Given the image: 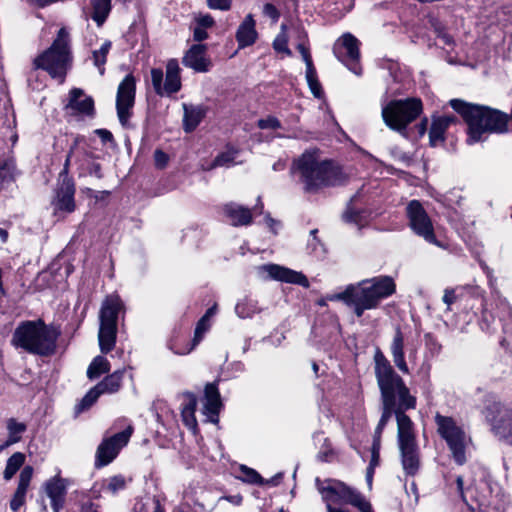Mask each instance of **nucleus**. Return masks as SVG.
I'll list each match as a JSON object with an SVG mask.
<instances>
[{"label":"nucleus","instance_id":"obj_33","mask_svg":"<svg viewBox=\"0 0 512 512\" xmlns=\"http://www.w3.org/2000/svg\"><path fill=\"white\" fill-rule=\"evenodd\" d=\"M185 397L187 399V402L181 410V416L185 425L190 429H194L197 426V421L195 417L197 399L195 395L192 393H185Z\"/></svg>","mask_w":512,"mask_h":512},{"label":"nucleus","instance_id":"obj_55","mask_svg":"<svg viewBox=\"0 0 512 512\" xmlns=\"http://www.w3.org/2000/svg\"><path fill=\"white\" fill-rule=\"evenodd\" d=\"M353 506L357 507L361 512H372L370 503L367 502L360 494L353 503Z\"/></svg>","mask_w":512,"mask_h":512},{"label":"nucleus","instance_id":"obj_37","mask_svg":"<svg viewBox=\"0 0 512 512\" xmlns=\"http://www.w3.org/2000/svg\"><path fill=\"white\" fill-rule=\"evenodd\" d=\"M237 479L242 482L253 485H264V478L255 470L246 465H240L238 468Z\"/></svg>","mask_w":512,"mask_h":512},{"label":"nucleus","instance_id":"obj_53","mask_svg":"<svg viewBox=\"0 0 512 512\" xmlns=\"http://www.w3.org/2000/svg\"><path fill=\"white\" fill-rule=\"evenodd\" d=\"M168 160H169L168 155L165 152H163L162 150L157 149L154 152V161H155V166L157 168H160V169L164 168L167 165Z\"/></svg>","mask_w":512,"mask_h":512},{"label":"nucleus","instance_id":"obj_35","mask_svg":"<svg viewBox=\"0 0 512 512\" xmlns=\"http://www.w3.org/2000/svg\"><path fill=\"white\" fill-rule=\"evenodd\" d=\"M6 428L8 431L7 445H13L20 442L27 426L25 423L18 422L15 418H9L6 422Z\"/></svg>","mask_w":512,"mask_h":512},{"label":"nucleus","instance_id":"obj_1","mask_svg":"<svg viewBox=\"0 0 512 512\" xmlns=\"http://www.w3.org/2000/svg\"><path fill=\"white\" fill-rule=\"evenodd\" d=\"M291 173L295 174L303 185V191L309 194L343 184L346 175L334 162L322 160L317 151H305L293 161Z\"/></svg>","mask_w":512,"mask_h":512},{"label":"nucleus","instance_id":"obj_44","mask_svg":"<svg viewBox=\"0 0 512 512\" xmlns=\"http://www.w3.org/2000/svg\"><path fill=\"white\" fill-rule=\"evenodd\" d=\"M102 395L96 386L92 387L81 401L76 405L75 411L77 414L89 409L97 399Z\"/></svg>","mask_w":512,"mask_h":512},{"label":"nucleus","instance_id":"obj_14","mask_svg":"<svg viewBox=\"0 0 512 512\" xmlns=\"http://www.w3.org/2000/svg\"><path fill=\"white\" fill-rule=\"evenodd\" d=\"M132 433L133 427L129 425L125 430L103 439L96 450L95 466L100 468L110 464L127 445Z\"/></svg>","mask_w":512,"mask_h":512},{"label":"nucleus","instance_id":"obj_36","mask_svg":"<svg viewBox=\"0 0 512 512\" xmlns=\"http://www.w3.org/2000/svg\"><path fill=\"white\" fill-rule=\"evenodd\" d=\"M110 370V363L109 361L101 356H96L87 369V377L89 379H95L98 378L100 375L109 372Z\"/></svg>","mask_w":512,"mask_h":512},{"label":"nucleus","instance_id":"obj_32","mask_svg":"<svg viewBox=\"0 0 512 512\" xmlns=\"http://www.w3.org/2000/svg\"><path fill=\"white\" fill-rule=\"evenodd\" d=\"M90 17L100 27L106 21L111 11V0H90Z\"/></svg>","mask_w":512,"mask_h":512},{"label":"nucleus","instance_id":"obj_13","mask_svg":"<svg viewBox=\"0 0 512 512\" xmlns=\"http://www.w3.org/2000/svg\"><path fill=\"white\" fill-rule=\"evenodd\" d=\"M181 69L176 59H170L166 64V77L163 84V71L160 68L151 70V82L157 95H171L181 89Z\"/></svg>","mask_w":512,"mask_h":512},{"label":"nucleus","instance_id":"obj_59","mask_svg":"<svg viewBox=\"0 0 512 512\" xmlns=\"http://www.w3.org/2000/svg\"><path fill=\"white\" fill-rule=\"evenodd\" d=\"M95 133L101 138L103 142H108L113 139V135L106 129H96Z\"/></svg>","mask_w":512,"mask_h":512},{"label":"nucleus","instance_id":"obj_23","mask_svg":"<svg viewBox=\"0 0 512 512\" xmlns=\"http://www.w3.org/2000/svg\"><path fill=\"white\" fill-rule=\"evenodd\" d=\"M210 328V321H206V318H201L195 328L194 338L191 343H186L185 346L178 345V339L169 343V349L176 355H187L189 354L202 340L204 334Z\"/></svg>","mask_w":512,"mask_h":512},{"label":"nucleus","instance_id":"obj_49","mask_svg":"<svg viewBox=\"0 0 512 512\" xmlns=\"http://www.w3.org/2000/svg\"><path fill=\"white\" fill-rule=\"evenodd\" d=\"M33 475V468L31 466H25L19 476L18 489L24 490L27 492L29 484L31 482Z\"/></svg>","mask_w":512,"mask_h":512},{"label":"nucleus","instance_id":"obj_5","mask_svg":"<svg viewBox=\"0 0 512 512\" xmlns=\"http://www.w3.org/2000/svg\"><path fill=\"white\" fill-rule=\"evenodd\" d=\"M375 376L383 405L393 406L396 409H414L416 407V398L410 394L403 379L381 353L375 355Z\"/></svg>","mask_w":512,"mask_h":512},{"label":"nucleus","instance_id":"obj_2","mask_svg":"<svg viewBox=\"0 0 512 512\" xmlns=\"http://www.w3.org/2000/svg\"><path fill=\"white\" fill-rule=\"evenodd\" d=\"M396 289L394 280L389 276L366 279L357 285H348L343 292L328 295L329 301H343L353 307L357 317L365 310L376 308L382 299L391 296Z\"/></svg>","mask_w":512,"mask_h":512},{"label":"nucleus","instance_id":"obj_27","mask_svg":"<svg viewBox=\"0 0 512 512\" xmlns=\"http://www.w3.org/2000/svg\"><path fill=\"white\" fill-rule=\"evenodd\" d=\"M46 493L51 500L54 512H59L63 507L66 487L63 479L54 477L46 483Z\"/></svg>","mask_w":512,"mask_h":512},{"label":"nucleus","instance_id":"obj_4","mask_svg":"<svg viewBox=\"0 0 512 512\" xmlns=\"http://www.w3.org/2000/svg\"><path fill=\"white\" fill-rule=\"evenodd\" d=\"M59 332L42 319L21 321L15 328L11 345L29 354L41 357L55 353Z\"/></svg>","mask_w":512,"mask_h":512},{"label":"nucleus","instance_id":"obj_11","mask_svg":"<svg viewBox=\"0 0 512 512\" xmlns=\"http://www.w3.org/2000/svg\"><path fill=\"white\" fill-rule=\"evenodd\" d=\"M316 487L321 494L322 500L326 503L327 512H329V507H333V504L344 505L353 503L356 501L359 493L350 487L346 486L343 482L334 480V479H326L320 480L316 479Z\"/></svg>","mask_w":512,"mask_h":512},{"label":"nucleus","instance_id":"obj_19","mask_svg":"<svg viewBox=\"0 0 512 512\" xmlns=\"http://www.w3.org/2000/svg\"><path fill=\"white\" fill-rule=\"evenodd\" d=\"M406 410L407 409H395L399 447L416 444L414 425L410 417L405 414Z\"/></svg>","mask_w":512,"mask_h":512},{"label":"nucleus","instance_id":"obj_45","mask_svg":"<svg viewBox=\"0 0 512 512\" xmlns=\"http://www.w3.org/2000/svg\"><path fill=\"white\" fill-rule=\"evenodd\" d=\"M84 140L85 139H84L83 136H80V135L75 136L74 141H73V145L71 146L70 151H69V153H68V155L66 157L63 169L59 173V182H63L65 180H72V178H70L69 175H68V173H69V166H70V162H71V157H72V154L74 153V151L76 150V148Z\"/></svg>","mask_w":512,"mask_h":512},{"label":"nucleus","instance_id":"obj_29","mask_svg":"<svg viewBox=\"0 0 512 512\" xmlns=\"http://www.w3.org/2000/svg\"><path fill=\"white\" fill-rule=\"evenodd\" d=\"M224 213L234 226L248 225L252 221L251 211L235 203L226 204Z\"/></svg>","mask_w":512,"mask_h":512},{"label":"nucleus","instance_id":"obj_52","mask_svg":"<svg viewBox=\"0 0 512 512\" xmlns=\"http://www.w3.org/2000/svg\"><path fill=\"white\" fill-rule=\"evenodd\" d=\"M395 409H396V407L389 406V405H383V411H382L381 418L378 422V425L385 428V426L387 425L392 414L393 413L395 414Z\"/></svg>","mask_w":512,"mask_h":512},{"label":"nucleus","instance_id":"obj_64","mask_svg":"<svg viewBox=\"0 0 512 512\" xmlns=\"http://www.w3.org/2000/svg\"><path fill=\"white\" fill-rule=\"evenodd\" d=\"M379 457H380V453H372L371 452V460L369 463V467L376 468L379 465Z\"/></svg>","mask_w":512,"mask_h":512},{"label":"nucleus","instance_id":"obj_17","mask_svg":"<svg viewBox=\"0 0 512 512\" xmlns=\"http://www.w3.org/2000/svg\"><path fill=\"white\" fill-rule=\"evenodd\" d=\"M259 271L266 273L269 279L297 284L304 288L309 287L307 277L302 273L277 264H264L259 267Z\"/></svg>","mask_w":512,"mask_h":512},{"label":"nucleus","instance_id":"obj_16","mask_svg":"<svg viewBox=\"0 0 512 512\" xmlns=\"http://www.w3.org/2000/svg\"><path fill=\"white\" fill-rule=\"evenodd\" d=\"M333 53L339 61L344 63L353 73L360 75L357 64L360 58L359 41L350 33L344 34L336 41Z\"/></svg>","mask_w":512,"mask_h":512},{"label":"nucleus","instance_id":"obj_24","mask_svg":"<svg viewBox=\"0 0 512 512\" xmlns=\"http://www.w3.org/2000/svg\"><path fill=\"white\" fill-rule=\"evenodd\" d=\"M457 118L454 115H443L433 117L429 131V141L431 146H437L445 140V132L448 127L455 123Z\"/></svg>","mask_w":512,"mask_h":512},{"label":"nucleus","instance_id":"obj_48","mask_svg":"<svg viewBox=\"0 0 512 512\" xmlns=\"http://www.w3.org/2000/svg\"><path fill=\"white\" fill-rule=\"evenodd\" d=\"M257 126L262 130H277L282 128V124L275 116H267L266 118L259 119Z\"/></svg>","mask_w":512,"mask_h":512},{"label":"nucleus","instance_id":"obj_28","mask_svg":"<svg viewBox=\"0 0 512 512\" xmlns=\"http://www.w3.org/2000/svg\"><path fill=\"white\" fill-rule=\"evenodd\" d=\"M401 462L407 475H415L420 466L419 451L417 444L399 447Z\"/></svg>","mask_w":512,"mask_h":512},{"label":"nucleus","instance_id":"obj_3","mask_svg":"<svg viewBox=\"0 0 512 512\" xmlns=\"http://www.w3.org/2000/svg\"><path fill=\"white\" fill-rule=\"evenodd\" d=\"M449 103L468 125L467 142L469 144L480 141L486 132L503 133L507 130L509 116L500 110L471 104L460 99H452Z\"/></svg>","mask_w":512,"mask_h":512},{"label":"nucleus","instance_id":"obj_43","mask_svg":"<svg viewBox=\"0 0 512 512\" xmlns=\"http://www.w3.org/2000/svg\"><path fill=\"white\" fill-rule=\"evenodd\" d=\"M305 77L312 94L316 98H321L323 91L314 66L306 68Z\"/></svg>","mask_w":512,"mask_h":512},{"label":"nucleus","instance_id":"obj_40","mask_svg":"<svg viewBox=\"0 0 512 512\" xmlns=\"http://www.w3.org/2000/svg\"><path fill=\"white\" fill-rule=\"evenodd\" d=\"M126 487V480L121 475H115L104 479L101 484V489L112 495L117 494L119 491L124 490Z\"/></svg>","mask_w":512,"mask_h":512},{"label":"nucleus","instance_id":"obj_34","mask_svg":"<svg viewBox=\"0 0 512 512\" xmlns=\"http://www.w3.org/2000/svg\"><path fill=\"white\" fill-rule=\"evenodd\" d=\"M260 312L261 308L258 306V302L249 297L241 299L235 306V313L242 319L251 318Z\"/></svg>","mask_w":512,"mask_h":512},{"label":"nucleus","instance_id":"obj_47","mask_svg":"<svg viewBox=\"0 0 512 512\" xmlns=\"http://www.w3.org/2000/svg\"><path fill=\"white\" fill-rule=\"evenodd\" d=\"M237 151L235 150H227L221 154H219L213 162V166H229L233 163L236 157Z\"/></svg>","mask_w":512,"mask_h":512},{"label":"nucleus","instance_id":"obj_9","mask_svg":"<svg viewBox=\"0 0 512 512\" xmlns=\"http://www.w3.org/2000/svg\"><path fill=\"white\" fill-rule=\"evenodd\" d=\"M435 423L437 432L447 443L454 461L458 465H463L466 462V445L468 442L463 427L454 418L440 413H436Z\"/></svg>","mask_w":512,"mask_h":512},{"label":"nucleus","instance_id":"obj_60","mask_svg":"<svg viewBox=\"0 0 512 512\" xmlns=\"http://www.w3.org/2000/svg\"><path fill=\"white\" fill-rule=\"evenodd\" d=\"M281 478H282V474L278 473L270 479H267V480L264 479V485L276 486L279 484Z\"/></svg>","mask_w":512,"mask_h":512},{"label":"nucleus","instance_id":"obj_22","mask_svg":"<svg viewBox=\"0 0 512 512\" xmlns=\"http://www.w3.org/2000/svg\"><path fill=\"white\" fill-rule=\"evenodd\" d=\"M222 407L220 394L215 383H208L205 386L203 412L212 423L218 422V415Z\"/></svg>","mask_w":512,"mask_h":512},{"label":"nucleus","instance_id":"obj_61","mask_svg":"<svg viewBox=\"0 0 512 512\" xmlns=\"http://www.w3.org/2000/svg\"><path fill=\"white\" fill-rule=\"evenodd\" d=\"M456 484H457V490L461 496V498L464 500V480L462 476H458L456 478Z\"/></svg>","mask_w":512,"mask_h":512},{"label":"nucleus","instance_id":"obj_7","mask_svg":"<svg viewBox=\"0 0 512 512\" xmlns=\"http://www.w3.org/2000/svg\"><path fill=\"white\" fill-rule=\"evenodd\" d=\"M122 307V301L116 295L108 296L102 304L99 315L98 342L100 351L103 354L109 353L115 347L118 314Z\"/></svg>","mask_w":512,"mask_h":512},{"label":"nucleus","instance_id":"obj_6","mask_svg":"<svg viewBox=\"0 0 512 512\" xmlns=\"http://www.w3.org/2000/svg\"><path fill=\"white\" fill-rule=\"evenodd\" d=\"M69 44V33L63 27L52 45L34 60L35 67L47 71L52 78L63 83L71 62Z\"/></svg>","mask_w":512,"mask_h":512},{"label":"nucleus","instance_id":"obj_20","mask_svg":"<svg viewBox=\"0 0 512 512\" xmlns=\"http://www.w3.org/2000/svg\"><path fill=\"white\" fill-rule=\"evenodd\" d=\"M182 63L184 66L196 72H207L209 70L210 61L206 58V45H192L185 53Z\"/></svg>","mask_w":512,"mask_h":512},{"label":"nucleus","instance_id":"obj_51","mask_svg":"<svg viewBox=\"0 0 512 512\" xmlns=\"http://www.w3.org/2000/svg\"><path fill=\"white\" fill-rule=\"evenodd\" d=\"M232 0H207V5L211 9L227 11L231 8Z\"/></svg>","mask_w":512,"mask_h":512},{"label":"nucleus","instance_id":"obj_26","mask_svg":"<svg viewBox=\"0 0 512 512\" xmlns=\"http://www.w3.org/2000/svg\"><path fill=\"white\" fill-rule=\"evenodd\" d=\"M390 350H391L393 362L396 365V367L402 373L408 374L409 368L405 361V354H404V335H403L400 327H397L395 329V334H394L393 340L390 345Z\"/></svg>","mask_w":512,"mask_h":512},{"label":"nucleus","instance_id":"obj_39","mask_svg":"<svg viewBox=\"0 0 512 512\" xmlns=\"http://www.w3.org/2000/svg\"><path fill=\"white\" fill-rule=\"evenodd\" d=\"M111 47H112V42L110 40H105L98 50H94L92 52L93 63L98 68L99 73L101 75L104 74V71H105L104 65L106 63L107 55H108Z\"/></svg>","mask_w":512,"mask_h":512},{"label":"nucleus","instance_id":"obj_25","mask_svg":"<svg viewBox=\"0 0 512 512\" xmlns=\"http://www.w3.org/2000/svg\"><path fill=\"white\" fill-rule=\"evenodd\" d=\"M255 25L256 23L253 15H246L236 32V40L238 42L239 48L251 46L256 42L258 33L256 31Z\"/></svg>","mask_w":512,"mask_h":512},{"label":"nucleus","instance_id":"obj_58","mask_svg":"<svg viewBox=\"0 0 512 512\" xmlns=\"http://www.w3.org/2000/svg\"><path fill=\"white\" fill-rule=\"evenodd\" d=\"M456 299L454 290L446 289L443 295V302L449 307Z\"/></svg>","mask_w":512,"mask_h":512},{"label":"nucleus","instance_id":"obj_42","mask_svg":"<svg viewBox=\"0 0 512 512\" xmlns=\"http://www.w3.org/2000/svg\"><path fill=\"white\" fill-rule=\"evenodd\" d=\"M16 166L12 160H4L0 162V186L8 184L15 179Z\"/></svg>","mask_w":512,"mask_h":512},{"label":"nucleus","instance_id":"obj_30","mask_svg":"<svg viewBox=\"0 0 512 512\" xmlns=\"http://www.w3.org/2000/svg\"><path fill=\"white\" fill-rule=\"evenodd\" d=\"M183 128L186 132H192L205 117L206 109L201 105L183 104Z\"/></svg>","mask_w":512,"mask_h":512},{"label":"nucleus","instance_id":"obj_18","mask_svg":"<svg viewBox=\"0 0 512 512\" xmlns=\"http://www.w3.org/2000/svg\"><path fill=\"white\" fill-rule=\"evenodd\" d=\"M74 194L75 185L73 180H65L63 182H59V187L56 191V196L53 201L55 210L65 213H72L76 208Z\"/></svg>","mask_w":512,"mask_h":512},{"label":"nucleus","instance_id":"obj_56","mask_svg":"<svg viewBox=\"0 0 512 512\" xmlns=\"http://www.w3.org/2000/svg\"><path fill=\"white\" fill-rule=\"evenodd\" d=\"M206 29L207 28H204V27L196 24V26L194 27V30H193L194 40L200 42V41L207 39L208 33L206 32Z\"/></svg>","mask_w":512,"mask_h":512},{"label":"nucleus","instance_id":"obj_21","mask_svg":"<svg viewBox=\"0 0 512 512\" xmlns=\"http://www.w3.org/2000/svg\"><path fill=\"white\" fill-rule=\"evenodd\" d=\"M66 109L76 114L92 116L94 114V101L92 97L85 95L82 89L73 88L69 93V102Z\"/></svg>","mask_w":512,"mask_h":512},{"label":"nucleus","instance_id":"obj_54","mask_svg":"<svg viewBox=\"0 0 512 512\" xmlns=\"http://www.w3.org/2000/svg\"><path fill=\"white\" fill-rule=\"evenodd\" d=\"M263 14L272 19L274 22L278 21L280 17L278 9L271 3H266L264 5Z\"/></svg>","mask_w":512,"mask_h":512},{"label":"nucleus","instance_id":"obj_57","mask_svg":"<svg viewBox=\"0 0 512 512\" xmlns=\"http://www.w3.org/2000/svg\"><path fill=\"white\" fill-rule=\"evenodd\" d=\"M196 24L199 26H202L204 28L212 27L214 24V19L209 14L200 15L196 19Z\"/></svg>","mask_w":512,"mask_h":512},{"label":"nucleus","instance_id":"obj_31","mask_svg":"<svg viewBox=\"0 0 512 512\" xmlns=\"http://www.w3.org/2000/svg\"><path fill=\"white\" fill-rule=\"evenodd\" d=\"M125 370L126 369L123 368L114 371L95 386L101 394H113L118 392L122 385Z\"/></svg>","mask_w":512,"mask_h":512},{"label":"nucleus","instance_id":"obj_15","mask_svg":"<svg viewBox=\"0 0 512 512\" xmlns=\"http://www.w3.org/2000/svg\"><path fill=\"white\" fill-rule=\"evenodd\" d=\"M136 79L128 74L120 82L116 95L117 116L120 123L125 126L131 116V110L135 103Z\"/></svg>","mask_w":512,"mask_h":512},{"label":"nucleus","instance_id":"obj_62","mask_svg":"<svg viewBox=\"0 0 512 512\" xmlns=\"http://www.w3.org/2000/svg\"><path fill=\"white\" fill-rule=\"evenodd\" d=\"M82 512H100L98 506L92 502H87L82 507Z\"/></svg>","mask_w":512,"mask_h":512},{"label":"nucleus","instance_id":"obj_10","mask_svg":"<svg viewBox=\"0 0 512 512\" xmlns=\"http://www.w3.org/2000/svg\"><path fill=\"white\" fill-rule=\"evenodd\" d=\"M494 433L507 444L512 445V410L489 397L482 410Z\"/></svg>","mask_w":512,"mask_h":512},{"label":"nucleus","instance_id":"obj_12","mask_svg":"<svg viewBox=\"0 0 512 512\" xmlns=\"http://www.w3.org/2000/svg\"><path fill=\"white\" fill-rule=\"evenodd\" d=\"M406 213L410 228L415 234L428 243L442 247L435 237L432 221L419 201H410L406 207Z\"/></svg>","mask_w":512,"mask_h":512},{"label":"nucleus","instance_id":"obj_63","mask_svg":"<svg viewBox=\"0 0 512 512\" xmlns=\"http://www.w3.org/2000/svg\"><path fill=\"white\" fill-rule=\"evenodd\" d=\"M90 174H94L96 177L101 178V166L98 163H93L90 169Z\"/></svg>","mask_w":512,"mask_h":512},{"label":"nucleus","instance_id":"obj_50","mask_svg":"<svg viewBox=\"0 0 512 512\" xmlns=\"http://www.w3.org/2000/svg\"><path fill=\"white\" fill-rule=\"evenodd\" d=\"M25 496H26V491L17 488L13 495V498L11 499L10 508L13 511L19 510V508L25 502Z\"/></svg>","mask_w":512,"mask_h":512},{"label":"nucleus","instance_id":"obj_8","mask_svg":"<svg viewBox=\"0 0 512 512\" xmlns=\"http://www.w3.org/2000/svg\"><path fill=\"white\" fill-rule=\"evenodd\" d=\"M422 112V103L417 98L393 100L382 108L385 124L398 132H402Z\"/></svg>","mask_w":512,"mask_h":512},{"label":"nucleus","instance_id":"obj_38","mask_svg":"<svg viewBox=\"0 0 512 512\" xmlns=\"http://www.w3.org/2000/svg\"><path fill=\"white\" fill-rule=\"evenodd\" d=\"M25 462V455L22 452H15L6 463L5 470L3 472V477L5 480H10L16 474V472L21 468V466Z\"/></svg>","mask_w":512,"mask_h":512},{"label":"nucleus","instance_id":"obj_46","mask_svg":"<svg viewBox=\"0 0 512 512\" xmlns=\"http://www.w3.org/2000/svg\"><path fill=\"white\" fill-rule=\"evenodd\" d=\"M298 40H299V43L297 45V50L301 54L302 59L306 65V68L314 66L312 57L310 54V50L305 45V41L307 40V34L304 30L299 31Z\"/></svg>","mask_w":512,"mask_h":512},{"label":"nucleus","instance_id":"obj_41","mask_svg":"<svg viewBox=\"0 0 512 512\" xmlns=\"http://www.w3.org/2000/svg\"><path fill=\"white\" fill-rule=\"evenodd\" d=\"M273 48L276 52L283 53L287 56L292 55V51L288 47L287 25L284 23L281 24L280 32L273 41Z\"/></svg>","mask_w":512,"mask_h":512}]
</instances>
